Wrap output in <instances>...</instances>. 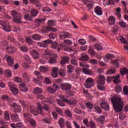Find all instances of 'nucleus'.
<instances>
[{
	"label": "nucleus",
	"mask_w": 128,
	"mask_h": 128,
	"mask_svg": "<svg viewBox=\"0 0 128 128\" xmlns=\"http://www.w3.org/2000/svg\"><path fill=\"white\" fill-rule=\"evenodd\" d=\"M112 102L113 104V106L115 112H119L122 110L124 102L122 100V98L117 96H114L112 98Z\"/></svg>",
	"instance_id": "1"
},
{
	"label": "nucleus",
	"mask_w": 128,
	"mask_h": 128,
	"mask_svg": "<svg viewBox=\"0 0 128 128\" xmlns=\"http://www.w3.org/2000/svg\"><path fill=\"white\" fill-rule=\"evenodd\" d=\"M37 105V108H35L34 106H31L30 107V112L32 114H34V116H38V114H44V110H50V108H48V105L42 106L40 104V103H38Z\"/></svg>",
	"instance_id": "2"
},
{
	"label": "nucleus",
	"mask_w": 128,
	"mask_h": 128,
	"mask_svg": "<svg viewBox=\"0 0 128 128\" xmlns=\"http://www.w3.org/2000/svg\"><path fill=\"white\" fill-rule=\"evenodd\" d=\"M56 24V22L53 20H49L48 21V27H44L42 30V34L48 33L49 32H56V28H52L53 26Z\"/></svg>",
	"instance_id": "3"
},
{
	"label": "nucleus",
	"mask_w": 128,
	"mask_h": 128,
	"mask_svg": "<svg viewBox=\"0 0 128 128\" xmlns=\"http://www.w3.org/2000/svg\"><path fill=\"white\" fill-rule=\"evenodd\" d=\"M96 80L98 84V89L100 90H104V87L102 86L100 84H104L106 80V78L102 75H100L98 77V78L96 79Z\"/></svg>",
	"instance_id": "4"
},
{
	"label": "nucleus",
	"mask_w": 128,
	"mask_h": 128,
	"mask_svg": "<svg viewBox=\"0 0 128 128\" xmlns=\"http://www.w3.org/2000/svg\"><path fill=\"white\" fill-rule=\"evenodd\" d=\"M10 14L13 18L12 20L14 22H22V15L20 14H18L16 10H12Z\"/></svg>",
	"instance_id": "5"
},
{
	"label": "nucleus",
	"mask_w": 128,
	"mask_h": 128,
	"mask_svg": "<svg viewBox=\"0 0 128 128\" xmlns=\"http://www.w3.org/2000/svg\"><path fill=\"white\" fill-rule=\"evenodd\" d=\"M2 46H4L2 50H6L8 52H10V54H14V52L16 50V48H14L12 46H9L8 42L6 40L3 41L1 44Z\"/></svg>",
	"instance_id": "6"
},
{
	"label": "nucleus",
	"mask_w": 128,
	"mask_h": 128,
	"mask_svg": "<svg viewBox=\"0 0 128 128\" xmlns=\"http://www.w3.org/2000/svg\"><path fill=\"white\" fill-rule=\"evenodd\" d=\"M24 117L26 122H30V124L32 126H36V120H34L30 118V115L28 113H24Z\"/></svg>",
	"instance_id": "7"
},
{
	"label": "nucleus",
	"mask_w": 128,
	"mask_h": 128,
	"mask_svg": "<svg viewBox=\"0 0 128 128\" xmlns=\"http://www.w3.org/2000/svg\"><path fill=\"white\" fill-rule=\"evenodd\" d=\"M8 86L13 94L16 95L18 94V90L16 85L12 82H10L8 83Z\"/></svg>",
	"instance_id": "8"
},
{
	"label": "nucleus",
	"mask_w": 128,
	"mask_h": 128,
	"mask_svg": "<svg viewBox=\"0 0 128 128\" xmlns=\"http://www.w3.org/2000/svg\"><path fill=\"white\" fill-rule=\"evenodd\" d=\"M34 74L35 76H36L38 78L36 79V78H34V82L36 84H38V86H42L40 80H42L44 78V77H42V76H40V73L38 71L34 72Z\"/></svg>",
	"instance_id": "9"
},
{
	"label": "nucleus",
	"mask_w": 128,
	"mask_h": 128,
	"mask_svg": "<svg viewBox=\"0 0 128 128\" xmlns=\"http://www.w3.org/2000/svg\"><path fill=\"white\" fill-rule=\"evenodd\" d=\"M0 26L3 27V30L4 32H10V26L8 22L0 20Z\"/></svg>",
	"instance_id": "10"
},
{
	"label": "nucleus",
	"mask_w": 128,
	"mask_h": 128,
	"mask_svg": "<svg viewBox=\"0 0 128 128\" xmlns=\"http://www.w3.org/2000/svg\"><path fill=\"white\" fill-rule=\"evenodd\" d=\"M86 106L88 108V110H92V109L94 108L96 110V112L100 114L102 112V110H100V108L98 106H92V104L90 102H88L86 104Z\"/></svg>",
	"instance_id": "11"
},
{
	"label": "nucleus",
	"mask_w": 128,
	"mask_h": 128,
	"mask_svg": "<svg viewBox=\"0 0 128 128\" xmlns=\"http://www.w3.org/2000/svg\"><path fill=\"white\" fill-rule=\"evenodd\" d=\"M120 75H117L115 76H108L107 78L108 82H112L113 80L114 84H119L120 82Z\"/></svg>",
	"instance_id": "12"
},
{
	"label": "nucleus",
	"mask_w": 128,
	"mask_h": 128,
	"mask_svg": "<svg viewBox=\"0 0 128 128\" xmlns=\"http://www.w3.org/2000/svg\"><path fill=\"white\" fill-rule=\"evenodd\" d=\"M48 44H52V41L50 40H44L43 42H40L38 43V46H40L41 48H48Z\"/></svg>",
	"instance_id": "13"
},
{
	"label": "nucleus",
	"mask_w": 128,
	"mask_h": 128,
	"mask_svg": "<svg viewBox=\"0 0 128 128\" xmlns=\"http://www.w3.org/2000/svg\"><path fill=\"white\" fill-rule=\"evenodd\" d=\"M94 86V80L92 78H88L86 80V83L85 84V86L87 88H90L92 86Z\"/></svg>",
	"instance_id": "14"
},
{
	"label": "nucleus",
	"mask_w": 128,
	"mask_h": 128,
	"mask_svg": "<svg viewBox=\"0 0 128 128\" xmlns=\"http://www.w3.org/2000/svg\"><path fill=\"white\" fill-rule=\"evenodd\" d=\"M60 86L62 90H70V88H72V85L68 83L62 84Z\"/></svg>",
	"instance_id": "15"
},
{
	"label": "nucleus",
	"mask_w": 128,
	"mask_h": 128,
	"mask_svg": "<svg viewBox=\"0 0 128 128\" xmlns=\"http://www.w3.org/2000/svg\"><path fill=\"white\" fill-rule=\"evenodd\" d=\"M53 86L54 88H48V90L49 92H50V94H54V92H56L58 88H60V87L56 84H53Z\"/></svg>",
	"instance_id": "16"
},
{
	"label": "nucleus",
	"mask_w": 128,
	"mask_h": 128,
	"mask_svg": "<svg viewBox=\"0 0 128 128\" xmlns=\"http://www.w3.org/2000/svg\"><path fill=\"white\" fill-rule=\"evenodd\" d=\"M6 58L7 62H8V64H9L10 66H12L14 64L12 57L10 56H6L5 57H4V60H6Z\"/></svg>",
	"instance_id": "17"
},
{
	"label": "nucleus",
	"mask_w": 128,
	"mask_h": 128,
	"mask_svg": "<svg viewBox=\"0 0 128 128\" xmlns=\"http://www.w3.org/2000/svg\"><path fill=\"white\" fill-rule=\"evenodd\" d=\"M100 106H101L102 108L104 110H110V106H108V104L106 102H102L100 104Z\"/></svg>",
	"instance_id": "18"
},
{
	"label": "nucleus",
	"mask_w": 128,
	"mask_h": 128,
	"mask_svg": "<svg viewBox=\"0 0 128 128\" xmlns=\"http://www.w3.org/2000/svg\"><path fill=\"white\" fill-rule=\"evenodd\" d=\"M64 102H66V104H70V101L69 100H66L64 98L62 99V100L58 99L57 100V102L60 106H64Z\"/></svg>",
	"instance_id": "19"
},
{
	"label": "nucleus",
	"mask_w": 128,
	"mask_h": 128,
	"mask_svg": "<svg viewBox=\"0 0 128 128\" xmlns=\"http://www.w3.org/2000/svg\"><path fill=\"white\" fill-rule=\"evenodd\" d=\"M94 12L97 16H102V8L98 6L95 8Z\"/></svg>",
	"instance_id": "20"
},
{
	"label": "nucleus",
	"mask_w": 128,
	"mask_h": 128,
	"mask_svg": "<svg viewBox=\"0 0 128 128\" xmlns=\"http://www.w3.org/2000/svg\"><path fill=\"white\" fill-rule=\"evenodd\" d=\"M30 54L31 56H32V58H35V60L38 58L39 54L38 51L36 50H32V51L30 52Z\"/></svg>",
	"instance_id": "21"
},
{
	"label": "nucleus",
	"mask_w": 128,
	"mask_h": 128,
	"mask_svg": "<svg viewBox=\"0 0 128 128\" xmlns=\"http://www.w3.org/2000/svg\"><path fill=\"white\" fill-rule=\"evenodd\" d=\"M13 106L14 108V112H20L22 110V108L20 105H18L16 104H13Z\"/></svg>",
	"instance_id": "22"
},
{
	"label": "nucleus",
	"mask_w": 128,
	"mask_h": 128,
	"mask_svg": "<svg viewBox=\"0 0 128 128\" xmlns=\"http://www.w3.org/2000/svg\"><path fill=\"white\" fill-rule=\"evenodd\" d=\"M0 124L2 126L1 128H8V122H6V120H0Z\"/></svg>",
	"instance_id": "23"
},
{
	"label": "nucleus",
	"mask_w": 128,
	"mask_h": 128,
	"mask_svg": "<svg viewBox=\"0 0 128 128\" xmlns=\"http://www.w3.org/2000/svg\"><path fill=\"white\" fill-rule=\"evenodd\" d=\"M58 68H54L52 69V76L53 78H56L58 76Z\"/></svg>",
	"instance_id": "24"
},
{
	"label": "nucleus",
	"mask_w": 128,
	"mask_h": 128,
	"mask_svg": "<svg viewBox=\"0 0 128 128\" xmlns=\"http://www.w3.org/2000/svg\"><path fill=\"white\" fill-rule=\"evenodd\" d=\"M60 38H66L68 36V33L67 32H60Z\"/></svg>",
	"instance_id": "25"
},
{
	"label": "nucleus",
	"mask_w": 128,
	"mask_h": 128,
	"mask_svg": "<svg viewBox=\"0 0 128 128\" xmlns=\"http://www.w3.org/2000/svg\"><path fill=\"white\" fill-rule=\"evenodd\" d=\"M120 74L122 76H124L126 74H127L126 78H128V69L126 68H123L120 70Z\"/></svg>",
	"instance_id": "26"
},
{
	"label": "nucleus",
	"mask_w": 128,
	"mask_h": 128,
	"mask_svg": "<svg viewBox=\"0 0 128 128\" xmlns=\"http://www.w3.org/2000/svg\"><path fill=\"white\" fill-rule=\"evenodd\" d=\"M32 4H36V6L37 8H40L42 6V4L38 0H30Z\"/></svg>",
	"instance_id": "27"
},
{
	"label": "nucleus",
	"mask_w": 128,
	"mask_h": 128,
	"mask_svg": "<svg viewBox=\"0 0 128 128\" xmlns=\"http://www.w3.org/2000/svg\"><path fill=\"white\" fill-rule=\"evenodd\" d=\"M20 90L23 92H28V90L27 88H26V84H22L20 86Z\"/></svg>",
	"instance_id": "28"
},
{
	"label": "nucleus",
	"mask_w": 128,
	"mask_h": 128,
	"mask_svg": "<svg viewBox=\"0 0 128 128\" xmlns=\"http://www.w3.org/2000/svg\"><path fill=\"white\" fill-rule=\"evenodd\" d=\"M108 21L110 24H114V22H116V18L113 16H111L109 17Z\"/></svg>",
	"instance_id": "29"
},
{
	"label": "nucleus",
	"mask_w": 128,
	"mask_h": 128,
	"mask_svg": "<svg viewBox=\"0 0 128 128\" xmlns=\"http://www.w3.org/2000/svg\"><path fill=\"white\" fill-rule=\"evenodd\" d=\"M67 68L68 74H72V72H74V66L72 65H68L67 67Z\"/></svg>",
	"instance_id": "30"
},
{
	"label": "nucleus",
	"mask_w": 128,
	"mask_h": 128,
	"mask_svg": "<svg viewBox=\"0 0 128 128\" xmlns=\"http://www.w3.org/2000/svg\"><path fill=\"white\" fill-rule=\"evenodd\" d=\"M70 61V59L68 58V57H64L62 60L61 61L62 64H66V62H68Z\"/></svg>",
	"instance_id": "31"
},
{
	"label": "nucleus",
	"mask_w": 128,
	"mask_h": 128,
	"mask_svg": "<svg viewBox=\"0 0 128 128\" xmlns=\"http://www.w3.org/2000/svg\"><path fill=\"white\" fill-rule=\"evenodd\" d=\"M12 119L14 122H18V116L16 114L12 115Z\"/></svg>",
	"instance_id": "32"
},
{
	"label": "nucleus",
	"mask_w": 128,
	"mask_h": 128,
	"mask_svg": "<svg viewBox=\"0 0 128 128\" xmlns=\"http://www.w3.org/2000/svg\"><path fill=\"white\" fill-rule=\"evenodd\" d=\"M94 47L95 48L96 50H102L103 48L102 46V45L100 44H96Z\"/></svg>",
	"instance_id": "33"
},
{
	"label": "nucleus",
	"mask_w": 128,
	"mask_h": 128,
	"mask_svg": "<svg viewBox=\"0 0 128 128\" xmlns=\"http://www.w3.org/2000/svg\"><path fill=\"white\" fill-rule=\"evenodd\" d=\"M82 72H84L86 74H92V71L86 68H84L82 70Z\"/></svg>",
	"instance_id": "34"
},
{
	"label": "nucleus",
	"mask_w": 128,
	"mask_h": 128,
	"mask_svg": "<svg viewBox=\"0 0 128 128\" xmlns=\"http://www.w3.org/2000/svg\"><path fill=\"white\" fill-rule=\"evenodd\" d=\"M86 4L87 8H88L89 9L92 8V2L86 0Z\"/></svg>",
	"instance_id": "35"
},
{
	"label": "nucleus",
	"mask_w": 128,
	"mask_h": 128,
	"mask_svg": "<svg viewBox=\"0 0 128 128\" xmlns=\"http://www.w3.org/2000/svg\"><path fill=\"white\" fill-rule=\"evenodd\" d=\"M42 89H40L39 88H36L34 90V93L36 94H42Z\"/></svg>",
	"instance_id": "36"
},
{
	"label": "nucleus",
	"mask_w": 128,
	"mask_h": 128,
	"mask_svg": "<svg viewBox=\"0 0 128 128\" xmlns=\"http://www.w3.org/2000/svg\"><path fill=\"white\" fill-rule=\"evenodd\" d=\"M24 18L26 20H32V16L30 14H26Z\"/></svg>",
	"instance_id": "37"
},
{
	"label": "nucleus",
	"mask_w": 128,
	"mask_h": 128,
	"mask_svg": "<svg viewBox=\"0 0 128 128\" xmlns=\"http://www.w3.org/2000/svg\"><path fill=\"white\" fill-rule=\"evenodd\" d=\"M59 126L60 128H64V120L62 118H60L59 120Z\"/></svg>",
	"instance_id": "38"
},
{
	"label": "nucleus",
	"mask_w": 128,
	"mask_h": 128,
	"mask_svg": "<svg viewBox=\"0 0 128 128\" xmlns=\"http://www.w3.org/2000/svg\"><path fill=\"white\" fill-rule=\"evenodd\" d=\"M30 14L33 18H34L38 16V10L33 9L31 10Z\"/></svg>",
	"instance_id": "39"
},
{
	"label": "nucleus",
	"mask_w": 128,
	"mask_h": 128,
	"mask_svg": "<svg viewBox=\"0 0 128 128\" xmlns=\"http://www.w3.org/2000/svg\"><path fill=\"white\" fill-rule=\"evenodd\" d=\"M4 74L6 76L10 78V76H12V71H10V70H6L4 72Z\"/></svg>",
	"instance_id": "40"
},
{
	"label": "nucleus",
	"mask_w": 128,
	"mask_h": 128,
	"mask_svg": "<svg viewBox=\"0 0 128 128\" xmlns=\"http://www.w3.org/2000/svg\"><path fill=\"white\" fill-rule=\"evenodd\" d=\"M32 38L34 40H40V36L38 34H35L32 36Z\"/></svg>",
	"instance_id": "41"
},
{
	"label": "nucleus",
	"mask_w": 128,
	"mask_h": 128,
	"mask_svg": "<svg viewBox=\"0 0 128 128\" xmlns=\"http://www.w3.org/2000/svg\"><path fill=\"white\" fill-rule=\"evenodd\" d=\"M97 120L100 124H104V116H100L98 118Z\"/></svg>",
	"instance_id": "42"
},
{
	"label": "nucleus",
	"mask_w": 128,
	"mask_h": 128,
	"mask_svg": "<svg viewBox=\"0 0 128 128\" xmlns=\"http://www.w3.org/2000/svg\"><path fill=\"white\" fill-rule=\"evenodd\" d=\"M123 92L124 94V96H128V86H125L123 88Z\"/></svg>",
	"instance_id": "43"
},
{
	"label": "nucleus",
	"mask_w": 128,
	"mask_h": 128,
	"mask_svg": "<svg viewBox=\"0 0 128 128\" xmlns=\"http://www.w3.org/2000/svg\"><path fill=\"white\" fill-rule=\"evenodd\" d=\"M22 76L24 80H25L26 82H30V77H28V76L26 73L23 74Z\"/></svg>",
	"instance_id": "44"
},
{
	"label": "nucleus",
	"mask_w": 128,
	"mask_h": 128,
	"mask_svg": "<svg viewBox=\"0 0 128 128\" xmlns=\"http://www.w3.org/2000/svg\"><path fill=\"white\" fill-rule=\"evenodd\" d=\"M60 76H66V69H61L59 72Z\"/></svg>",
	"instance_id": "45"
},
{
	"label": "nucleus",
	"mask_w": 128,
	"mask_h": 128,
	"mask_svg": "<svg viewBox=\"0 0 128 128\" xmlns=\"http://www.w3.org/2000/svg\"><path fill=\"white\" fill-rule=\"evenodd\" d=\"M20 50H22V52H26L28 50V48L26 46H21Z\"/></svg>",
	"instance_id": "46"
},
{
	"label": "nucleus",
	"mask_w": 128,
	"mask_h": 128,
	"mask_svg": "<svg viewBox=\"0 0 128 128\" xmlns=\"http://www.w3.org/2000/svg\"><path fill=\"white\" fill-rule=\"evenodd\" d=\"M40 70L42 72H46L48 70V68L44 66H41L40 68Z\"/></svg>",
	"instance_id": "47"
},
{
	"label": "nucleus",
	"mask_w": 128,
	"mask_h": 128,
	"mask_svg": "<svg viewBox=\"0 0 128 128\" xmlns=\"http://www.w3.org/2000/svg\"><path fill=\"white\" fill-rule=\"evenodd\" d=\"M80 66H82V68H90V65L87 64L84 62H80Z\"/></svg>",
	"instance_id": "48"
},
{
	"label": "nucleus",
	"mask_w": 128,
	"mask_h": 128,
	"mask_svg": "<svg viewBox=\"0 0 128 128\" xmlns=\"http://www.w3.org/2000/svg\"><path fill=\"white\" fill-rule=\"evenodd\" d=\"M4 114L5 120H10V114H8V112L6 111Z\"/></svg>",
	"instance_id": "49"
},
{
	"label": "nucleus",
	"mask_w": 128,
	"mask_h": 128,
	"mask_svg": "<svg viewBox=\"0 0 128 128\" xmlns=\"http://www.w3.org/2000/svg\"><path fill=\"white\" fill-rule=\"evenodd\" d=\"M115 90L116 92H122V87L120 86H117L115 87Z\"/></svg>",
	"instance_id": "50"
},
{
	"label": "nucleus",
	"mask_w": 128,
	"mask_h": 128,
	"mask_svg": "<svg viewBox=\"0 0 128 128\" xmlns=\"http://www.w3.org/2000/svg\"><path fill=\"white\" fill-rule=\"evenodd\" d=\"M116 72V70L114 69H110L108 70L106 72L107 74H112Z\"/></svg>",
	"instance_id": "51"
},
{
	"label": "nucleus",
	"mask_w": 128,
	"mask_h": 128,
	"mask_svg": "<svg viewBox=\"0 0 128 128\" xmlns=\"http://www.w3.org/2000/svg\"><path fill=\"white\" fill-rule=\"evenodd\" d=\"M119 62H120V60H114V61L112 62V64H114L116 66V68L118 67Z\"/></svg>",
	"instance_id": "52"
},
{
	"label": "nucleus",
	"mask_w": 128,
	"mask_h": 128,
	"mask_svg": "<svg viewBox=\"0 0 128 128\" xmlns=\"http://www.w3.org/2000/svg\"><path fill=\"white\" fill-rule=\"evenodd\" d=\"M80 60H88V55L82 56Z\"/></svg>",
	"instance_id": "53"
},
{
	"label": "nucleus",
	"mask_w": 128,
	"mask_h": 128,
	"mask_svg": "<svg viewBox=\"0 0 128 128\" xmlns=\"http://www.w3.org/2000/svg\"><path fill=\"white\" fill-rule=\"evenodd\" d=\"M45 20L44 18H41V19H38L36 20V24H38V26H40V24H42V22H44Z\"/></svg>",
	"instance_id": "54"
},
{
	"label": "nucleus",
	"mask_w": 128,
	"mask_h": 128,
	"mask_svg": "<svg viewBox=\"0 0 128 128\" xmlns=\"http://www.w3.org/2000/svg\"><path fill=\"white\" fill-rule=\"evenodd\" d=\"M24 58L28 62V63L32 62V61L30 60V56L28 55H24Z\"/></svg>",
	"instance_id": "55"
},
{
	"label": "nucleus",
	"mask_w": 128,
	"mask_h": 128,
	"mask_svg": "<svg viewBox=\"0 0 128 128\" xmlns=\"http://www.w3.org/2000/svg\"><path fill=\"white\" fill-rule=\"evenodd\" d=\"M26 42L29 44H32V40L30 39L29 37H26Z\"/></svg>",
	"instance_id": "56"
},
{
	"label": "nucleus",
	"mask_w": 128,
	"mask_h": 128,
	"mask_svg": "<svg viewBox=\"0 0 128 128\" xmlns=\"http://www.w3.org/2000/svg\"><path fill=\"white\" fill-rule=\"evenodd\" d=\"M71 64L74 66H78V61L75 58H72L71 60Z\"/></svg>",
	"instance_id": "57"
},
{
	"label": "nucleus",
	"mask_w": 128,
	"mask_h": 128,
	"mask_svg": "<svg viewBox=\"0 0 128 128\" xmlns=\"http://www.w3.org/2000/svg\"><path fill=\"white\" fill-rule=\"evenodd\" d=\"M64 43L66 44H67L68 46H70L72 44V40H64Z\"/></svg>",
	"instance_id": "58"
},
{
	"label": "nucleus",
	"mask_w": 128,
	"mask_h": 128,
	"mask_svg": "<svg viewBox=\"0 0 128 128\" xmlns=\"http://www.w3.org/2000/svg\"><path fill=\"white\" fill-rule=\"evenodd\" d=\"M88 52H90V54H92V56H94V49L92 47H90L89 48Z\"/></svg>",
	"instance_id": "59"
},
{
	"label": "nucleus",
	"mask_w": 128,
	"mask_h": 128,
	"mask_svg": "<svg viewBox=\"0 0 128 128\" xmlns=\"http://www.w3.org/2000/svg\"><path fill=\"white\" fill-rule=\"evenodd\" d=\"M120 40L121 41V42H122V44H128V42L126 41V40L124 39V38L122 36H121L120 38Z\"/></svg>",
	"instance_id": "60"
},
{
	"label": "nucleus",
	"mask_w": 128,
	"mask_h": 128,
	"mask_svg": "<svg viewBox=\"0 0 128 128\" xmlns=\"http://www.w3.org/2000/svg\"><path fill=\"white\" fill-rule=\"evenodd\" d=\"M65 113H66V116H68L69 118H72V113L68 110H66Z\"/></svg>",
	"instance_id": "61"
},
{
	"label": "nucleus",
	"mask_w": 128,
	"mask_h": 128,
	"mask_svg": "<svg viewBox=\"0 0 128 128\" xmlns=\"http://www.w3.org/2000/svg\"><path fill=\"white\" fill-rule=\"evenodd\" d=\"M119 24L122 28H126V23L124 21L120 22Z\"/></svg>",
	"instance_id": "62"
},
{
	"label": "nucleus",
	"mask_w": 128,
	"mask_h": 128,
	"mask_svg": "<svg viewBox=\"0 0 128 128\" xmlns=\"http://www.w3.org/2000/svg\"><path fill=\"white\" fill-rule=\"evenodd\" d=\"M17 128H22L24 126V124L21 122H19L16 124Z\"/></svg>",
	"instance_id": "63"
},
{
	"label": "nucleus",
	"mask_w": 128,
	"mask_h": 128,
	"mask_svg": "<svg viewBox=\"0 0 128 128\" xmlns=\"http://www.w3.org/2000/svg\"><path fill=\"white\" fill-rule=\"evenodd\" d=\"M14 81L16 82H22V78L18 77H16L14 78Z\"/></svg>",
	"instance_id": "64"
}]
</instances>
